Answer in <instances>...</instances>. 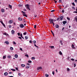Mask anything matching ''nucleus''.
Wrapping results in <instances>:
<instances>
[{
  "label": "nucleus",
  "instance_id": "nucleus-1",
  "mask_svg": "<svg viewBox=\"0 0 77 77\" xmlns=\"http://www.w3.org/2000/svg\"><path fill=\"white\" fill-rule=\"evenodd\" d=\"M49 21L50 22V24L53 23L54 21V20L53 19H49Z\"/></svg>",
  "mask_w": 77,
  "mask_h": 77
},
{
  "label": "nucleus",
  "instance_id": "nucleus-2",
  "mask_svg": "<svg viewBox=\"0 0 77 77\" xmlns=\"http://www.w3.org/2000/svg\"><path fill=\"white\" fill-rule=\"evenodd\" d=\"M22 13H23V16L26 17H27V16L26 14V13H25V12H24L23 11H22Z\"/></svg>",
  "mask_w": 77,
  "mask_h": 77
},
{
  "label": "nucleus",
  "instance_id": "nucleus-3",
  "mask_svg": "<svg viewBox=\"0 0 77 77\" xmlns=\"http://www.w3.org/2000/svg\"><path fill=\"white\" fill-rule=\"evenodd\" d=\"M25 7H26L27 9H29V10H30V8H29V5L28 4L26 5H25Z\"/></svg>",
  "mask_w": 77,
  "mask_h": 77
},
{
  "label": "nucleus",
  "instance_id": "nucleus-4",
  "mask_svg": "<svg viewBox=\"0 0 77 77\" xmlns=\"http://www.w3.org/2000/svg\"><path fill=\"white\" fill-rule=\"evenodd\" d=\"M55 27L57 29H58V28H59V25L58 24H55Z\"/></svg>",
  "mask_w": 77,
  "mask_h": 77
},
{
  "label": "nucleus",
  "instance_id": "nucleus-5",
  "mask_svg": "<svg viewBox=\"0 0 77 77\" xmlns=\"http://www.w3.org/2000/svg\"><path fill=\"white\" fill-rule=\"evenodd\" d=\"M19 26L21 28H23V27H24V25L23 24H21Z\"/></svg>",
  "mask_w": 77,
  "mask_h": 77
},
{
  "label": "nucleus",
  "instance_id": "nucleus-6",
  "mask_svg": "<svg viewBox=\"0 0 77 77\" xmlns=\"http://www.w3.org/2000/svg\"><path fill=\"white\" fill-rule=\"evenodd\" d=\"M8 23L9 24H11V23H13V21L12 20H10L9 21Z\"/></svg>",
  "mask_w": 77,
  "mask_h": 77
},
{
  "label": "nucleus",
  "instance_id": "nucleus-7",
  "mask_svg": "<svg viewBox=\"0 0 77 77\" xmlns=\"http://www.w3.org/2000/svg\"><path fill=\"white\" fill-rule=\"evenodd\" d=\"M72 47L73 49H74L75 48L74 47V45L73 44L72 45Z\"/></svg>",
  "mask_w": 77,
  "mask_h": 77
},
{
  "label": "nucleus",
  "instance_id": "nucleus-8",
  "mask_svg": "<svg viewBox=\"0 0 77 77\" xmlns=\"http://www.w3.org/2000/svg\"><path fill=\"white\" fill-rule=\"evenodd\" d=\"M42 69V67H38L37 69V70H38L39 69Z\"/></svg>",
  "mask_w": 77,
  "mask_h": 77
},
{
  "label": "nucleus",
  "instance_id": "nucleus-9",
  "mask_svg": "<svg viewBox=\"0 0 77 77\" xmlns=\"http://www.w3.org/2000/svg\"><path fill=\"white\" fill-rule=\"evenodd\" d=\"M11 33L12 34H13V35L14 34V33H15V31L14 30H12L11 31Z\"/></svg>",
  "mask_w": 77,
  "mask_h": 77
},
{
  "label": "nucleus",
  "instance_id": "nucleus-10",
  "mask_svg": "<svg viewBox=\"0 0 77 77\" xmlns=\"http://www.w3.org/2000/svg\"><path fill=\"white\" fill-rule=\"evenodd\" d=\"M63 16H61L60 17V21H62V20H63Z\"/></svg>",
  "mask_w": 77,
  "mask_h": 77
},
{
  "label": "nucleus",
  "instance_id": "nucleus-11",
  "mask_svg": "<svg viewBox=\"0 0 77 77\" xmlns=\"http://www.w3.org/2000/svg\"><path fill=\"white\" fill-rule=\"evenodd\" d=\"M18 55L17 54H15L14 55V57L15 58H17L18 57Z\"/></svg>",
  "mask_w": 77,
  "mask_h": 77
},
{
  "label": "nucleus",
  "instance_id": "nucleus-12",
  "mask_svg": "<svg viewBox=\"0 0 77 77\" xmlns=\"http://www.w3.org/2000/svg\"><path fill=\"white\" fill-rule=\"evenodd\" d=\"M18 20L19 21H22L23 20V19L22 18H21V17H19L18 18Z\"/></svg>",
  "mask_w": 77,
  "mask_h": 77
},
{
  "label": "nucleus",
  "instance_id": "nucleus-13",
  "mask_svg": "<svg viewBox=\"0 0 77 77\" xmlns=\"http://www.w3.org/2000/svg\"><path fill=\"white\" fill-rule=\"evenodd\" d=\"M4 75H8V72H5V73H4Z\"/></svg>",
  "mask_w": 77,
  "mask_h": 77
},
{
  "label": "nucleus",
  "instance_id": "nucleus-14",
  "mask_svg": "<svg viewBox=\"0 0 77 77\" xmlns=\"http://www.w3.org/2000/svg\"><path fill=\"white\" fill-rule=\"evenodd\" d=\"M5 44H7V45H8V44H9V43L7 41L5 42Z\"/></svg>",
  "mask_w": 77,
  "mask_h": 77
},
{
  "label": "nucleus",
  "instance_id": "nucleus-15",
  "mask_svg": "<svg viewBox=\"0 0 77 77\" xmlns=\"http://www.w3.org/2000/svg\"><path fill=\"white\" fill-rule=\"evenodd\" d=\"M21 66L22 67H25V65L24 64H22L21 65Z\"/></svg>",
  "mask_w": 77,
  "mask_h": 77
},
{
  "label": "nucleus",
  "instance_id": "nucleus-16",
  "mask_svg": "<svg viewBox=\"0 0 77 77\" xmlns=\"http://www.w3.org/2000/svg\"><path fill=\"white\" fill-rule=\"evenodd\" d=\"M63 24H66V23H67V22L66 21H64L63 22Z\"/></svg>",
  "mask_w": 77,
  "mask_h": 77
},
{
  "label": "nucleus",
  "instance_id": "nucleus-17",
  "mask_svg": "<svg viewBox=\"0 0 77 77\" xmlns=\"http://www.w3.org/2000/svg\"><path fill=\"white\" fill-rule=\"evenodd\" d=\"M20 36H21V38H23V39H24V37H23V35L22 34V33H21L20 35Z\"/></svg>",
  "mask_w": 77,
  "mask_h": 77
},
{
  "label": "nucleus",
  "instance_id": "nucleus-18",
  "mask_svg": "<svg viewBox=\"0 0 77 77\" xmlns=\"http://www.w3.org/2000/svg\"><path fill=\"white\" fill-rule=\"evenodd\" d=\"M8 6L9 8H11V9H12V5H10V4H9L8 5Z\"/></svg>",
  "mask_w": 77,
  "mask_h": 77
},
{
  "label": "nucleus",
  "instance_id": "nucleus-19",
  "mask_svg": "<svg viewBox=\"0 0 77 77\" xmlns=\"http://www.w3.org/2000/svg\"><path fill=\"white\" fill-rule=\"evenodd\" d=\"M1 12H5V10L3 9H1Z\"/></svg>",
  "mask_w": 77,
  "mask_h": 77
},
{
  "label": "nucleus",
  "instance_id": "nucleus-20",
  "mask_svg": "<svg viewBox=\"0 0 77 77\" xmlns=\"http://www.w3.org/2000/svg\"><path fill=\"white\" fill-rule=\"evenodd\" d=\"M59 54H60V55H62V53L61 51H60L59 52Z\"/></svg>",
  "mask_w": 77,
  "mask_h": 77
},
{
  "label": "nucleus",
  "instance_id": "nucleus-21",
  "mask_svg": "<svg viewBox=\"0 0 77 77\" xmlns=\"http://www.w3.org/2000/svg\"><path fill=\"white\" fill-rule=\"evenodd\" d=\"M60 42L61 44V45H63V43H62V41H60Z\"/></svg>",
  "mask_w": 77,
  "mask_h": 77
},
{
  "label": "nucleus",
  "instance_id": "nucleus-22",
  "mask_svg": "<svg viewBox=\"0 0 77 77\" xmlns=\"http://www.w3.org/2000/svg\"><path fill=\"white\" fill-rule=\"evenodd\" d=\"M74 19L76 21V23H77V17H75L74 18Z\"/></svg>",
  "mask_w": 77,
  "mask_h": 77
},
{
  "label": "nucleus",
  "instance_id": "nucleus-23",
  "mask_svg": "<svg viewBox=\"0 0 77 77\" xmlns=\"http://www.w3.org/2000/svg\"><path fill=\"white\" fill-rule=\"evenodd\" d=\"M76 11H75L73 12V13H76V14H77V8L76 9Z\"/></svg>",
  "mask_w": 77,
  "mask_h": 77
},
{
  "label": "nucleus",
  "instance_id": "nucleus-24",
  "mask_svg": "<svg viewBox=\"0 0 77 77\" xmlns=\"http://www.w3.org/2000/svg\"><path fill=\"white\" fill-rule=\"evenodd\" d=\"M11 69V71H15V69Z\"/></svg>",
  "mask_w": 77,
  "mask_h": 77
},
{
  "label": "nucleus",
  "instance_id": "nucleus-25",
  "mask_svg": "<svg viewBox=\"0 0 77 77\" xmlns=\"http://www.w3.org/2000/svg\"><path fill=\"white\" fill-rule=\"evenodd\" d=\"M10 49L11 50H14V48H13V47H11Z\"/></svg>",
  "mask_w": 77,
  "mask_h": 77
},
{
  "label": "nucleus",
  "instance_id": "nucleus-26",
  "mask_svg": "<svg viewBox=\"0 0 77 77\" xmlns=\"http://www.w3.org/2000/svg\"><path fill=\"white\" fill-rule=\"evenodd\" d=\"M49 47H50L52 49L53 48H54V46H49Z\"/></svg>",
  "mask_w": 77,
  "mask_h": 77
},
{
  "label": "nucleus",
  "instance_id": "nucleus-27",
  "mask_svg": "<svg viewBox=\"0 0 77 77\" xmlns=\"http://www.w3.org/2000/svg\"><path fill=\"white\" fill-rule=\"evenodd\" d=\"M45 76L46 77H48V76H49V75H47V74H45Z\"/></svg>",
  "mask_w": 77,
  "mask_h": 77
},
{
  "label": "nucleus",
  "instance_id": "nucleus-28",
  "mask_svg": "<svg viewBox=\"0 0 77 77\" xmlns=\"http://www.w3.org/2000/svg\"><path fill=\"white\" fill-rule=\"evenodd\" d=\"M31 59L32 60H34V59H35V57H32Z\"/></svg>",
  "mask_w": 77,
  "mask_h": 77
},
{
  "label": "nucleus",
  "instance_id": "nucleus-29",
  "mask_svg": "<svg viewBox=\"0 0 77 77\" xmlns=\"http://www.w3.org/2000/svg\"><path fill=\"white\" fill-rule=\"evenodd\" d=\"M25 38L26 39H27L28 38V37L27 36H25Z\"/></svg>",
  "mask_w": 77,
  "mask_h": 77
},
{
  "label": "nucleus",
  "instance_id": "nucleus-30",
  "mask_svg": "<svg viewBox=\"0 0 77 77\" xmlns=\"http://www.w3.org/2000/svg\"><path fill=\"white\" fill-rule=\"evenodd\" d=\"M72 8L73 10H75V8L74 7H72Z\"/></svg>",
  "mask_w": 77,
  "mask_h": 77
},
{
  "label": "nucleus",
  "instance_id": "nucleus-31",
  "mask_svg": "<svg viewBox=\"0 0 77 77\" xmlns=\"http://www.w3.org/2000/svg\"><path fill=\"white\" fill-rule=\"evenodd\" d=\"M33 42L34 43V44H36V41H33Z\"/></svg>",
  "mask_w": 77,
  "mask_h": 77
},
{
  "label": "nucleus",
  "instance_id": "nucleus-32",
  "mask_svg": "<svg viewBox=\"0 0 77 77\" xmlns=\"http://www.w3.org/2000/svg\"><path fill=\"white\" fill-rule=\"evenodd\" d=\"M2 24L4 27H6V26H5V24H4V23H2Z\"/></svg>",
  "mask_w": 77,
  "mask_h": 77
},
{
  "label": "nucleus",
  "instance_id": "nucleus-33",
  "mask_svg": "<svg viewBox=\"0 0 77 77\" xmlns=\"http://www.w3.org/2000/svg\"><path fill=\"white\" fill-rule=\"evenodd\" d=\"M27 32H24V33H23V34L24 35H26V34H27Z\"/></svg>",
  "mask_w": 77,
  "mask_h": 77
},
{
  "label": "nucleus",
  "instance_id": "nucleus-34",
  "mask_svg": "<svg viewBox=\"0 0 77 77\" xmlns=\"http://www.w3.org/2000/svg\"><path fill=\"white\" fill-rule=\"evenodd\" d=\"M29 68H30V67H29V66H26V69H29Z\"/></svg>",
  "mask_w": 77,
  "mask_h": 77
},
{
  "label": "nucleus",
  "instance_id": "nucleus-35",
  "mask_svg": "<svg viewBox=\"0 0 77 77\" xmlns=\"http://www.w3.org/2000/svg\"><path fill=\"white\" fill-rule=\"evenodd\" d=\"M6 57L5 56H4L3 57V59H5V58H6Z\"/></svg>",
  "mask_w": 77,
  "mask_h": 77
},
{
  "label": "nucleus",
  "instance_id": "nucleus-36",
  "mask_svg": "<svg viewBox=\"0 0 77 77\" xmlns=\"http://www.w3.org/2000/svg\"><path fill=\"white\" fill-rule=\"evenodd\" d=\"M25 56H26V57H29V55H28V54H26V55H25Z\"/></svg>",
  "mask_w": 77,
  "mask_h": 77
},
{
  "label": "nucleus",
  "instance_id": "nucleus-37",
  "mask_svg": "<svg viewBox=\"0 0 77 77\" xmlns=\"http://www.w3.org/2000/svg\"><path fill=\"white\" fill-rule=\"evenodd\" d=\"M51 32L52 33V34L54 36V33H53V32L52 31H51Z\"/></svg>",
  "mask_w": 77,
  "mask_h": 77
},
{
  "label": "nucleus",
  "instance_id": "nucleus-38",
  "mask_svg": "<svg viewBox=\"0 0 77 77\" xmlns=\"http://www.w3.org/2000/svg\"><path fill=\"white\" fill-rule=\"evenodd\" d=\"M28 62H29V63H32V61L31 60H28Z\"/></svg>",
  "mask_w": 77,
  "mask_h": 77
},
{
  "label": "nucleus",
  "instance_id": "nucleus-39",
  "mask_svg": "<svg viewBox=\"0 0 77 77\" xmlns=\"http://www.w3.org/2000/svg\"><path fill=\"white\" fill-rule=\"evenodd\" d=\"M34 29H36V25H34Z\"/></svg>",
  "mask_w": 77,
  "mask_h": 77
},
{
  "label": "nucleus",
  "instance_id": "nucleus-40",
  "mask_svg": "<svg viewBox=\"0 0 77 77\" xmlns=\"http://www.w3.org/2000/svg\"><path fill=\"white\" fill-rule=\"evenodd\" d=\"M67 19L68 20H70V18H69L68 17H67Z\"/></svg>",
  "mask_w": 77,
  "mask_h": 77
},
{
  "label": "nucleus",
  "instance_id": "nucleus-41",
  "mask_svg": "<svg viewBox=\"0 0 77 77\" xmlns=\"http://www.w3.org/2000/svg\"><path fill=\"white\" fill-rule=\"evenodd\" d=\"M59 3H61L62 2V0H59Z\"/></svg>",
  "mask_w": 77,
  "mask_h": 77
},
{
  "label": "nucleus",
  "instance_id": "nucleus-42",
  "mask_svg": "<svg viewBox=\"0 0 77 77\" xmlns=\"http://www.w3.org/2000/svg\"><path fill=\"white\" fill-rule=\"evenodd\" d=\"M72 5H73V6H75V4H74V2L72 3Z\"/></svg>",
  "mask_w": 77,
  "mask_h": 77
},
{
  "label": "nucleus",
  "instance_id": "nucleus-43",
  "mask_svg": "<svg viewBox=\"0 0 77 77\" xmlns=\"http://www.w3.org/2000/svg\"><path fill=\"white\" fill-rule=\"evenodd\" d=\"M14 44L15 45H16V42H15L13 41V42Z\"/></svg>",
  "mask_w": 77,
  "mask_h": 77
},
{
  "label": "nucleus",
  "instance_id": "nucleus-44",
  "mask_svg": "<svg viewBox=\"0 0 77 77\" xmlns=\"http://www.w3.org/2000/svg\"><path fill=\"white\" fill-rule=\"evenodd\" d=\"M75 66H76V64H75V63L74 64V67H75Z\"/></svg>",
  "mask_w": 77,
  "mask_h": 77
},
{
  "label": "nucleus",
  "instance_id": "nucleus-45",
  "mask_svg": "<svg viewBox=\"0 0 77 77\" xmlns=\"http://www.w3.org/2000/svg\"><path fill=\"white\" fill-rule=\"evenodd\" d=\"M3 35H6V32L3 33Z\"/></svg>",
  "mask_w": 77,
  "mask_h": 77
},
{
  "label": "nucleus",
  "instance_id": "nucleus-46",
  "mask_svg": "<svg viewBox=\"0 0 77 77\" xmlns=\"http://www.w3.org/2000/svg\"><path fill=\"white\" fill-rule=\"evenodd\" d=\"M18 36H20V32L17 33Z\"/></svg>",
  "mask_w": 77,
  "mask_h": 77
},
{
  "label": "nucleus",
  "instance_id": "nucleus-47",
  "mask_svg": "<svg viewBox=\"0 0 77 77\" xmlns=\"http://www.w3.org/2000/svg\"><path fill=\"white\" fill-rule=\"evenodd\" d=\"M29 43H32V40H30L29 41Z\"/></svg>",
  "mask_w": 77,
  "mask_h": 77
},
{
  "label": "nucleus",
  "instance_id": "nucleus-48",
  "mask_svg": "<svg viewBox=\"0 0 77 77\" xmlns=\"http://www.w3.org/2000/svg\"><path fill=\"white\" fill-rule=\"evenodd\" d=\"M71 60H72V61H74V59L73 58L71 59Z\"/></svg>",
  "mask_w": 77,
  "mask_h": 77
},
{
  "label": "nucleus",
  "instance_id": "nucleus-49",
  "mask_svg": "<svg viewBox=\"0 0 77 77\" xmlns=\"http://www.w3.org/2000/svg\"><path fill=\"white\" fill-rule=\"evenodd\" d=\"M18 75H20V76L21 75V74L20 73H19Z\"/></svg>",
  "mask_w": 77,
  "mask_h": 77
},
{
  "label": "nucleus",
  "instance_id": "nucleus-50",
  "mask_svg": "<svg viewBox=\"0 0 77 77\" xmlns=\"http://www.w3.org/2000/svg\"><path fill=\"white\" fill-rule=\"evenodd\" d=\"M65 11H64V10H62V12H63V13H64V12Z\"/></svg>",
  "mask_w": 77,
  "mask_h": 77
},
{
  "label": "nucleus",
  "instance_id": "nucleus-51",
  "mask_svg": "<svg viewBox=\"0 0 77 77\" xmlns=\"http://www.w3.org/2000/svg\"><path fill=\"white\" fill-rule=\"evenodd\" d=\"M18 38H19V39H22V38H21V37H18Z\"/></svg>",
  "mask_w": 77,
  "mask_h": 77
},
{
  "label": "nucleus",
  "instance_id": "nucleus-52",
  "mask_svg": "<svg viewBox=\"0 0 77 77\" xmlns=\"http://www.w3.org/2000/svg\"><path fill=\"white\" fill-rule=\"evenodd\" d=\"M11 56H9L8 57V58H11Z\"/></svg>",
  "mask_w": 77,
  "mask_h": 77
},
{
  "label": "nucleus",
  "instance_id": "nucleus-53",
  "mask_svg": "<svg viewBox=\"0 0 77 77\" xmlns=\"http://www.w3.org/2000/svg\"><path fill=\"white\" fill-rule=\"evenodd\" d=\"M67 71H69V68H67Z\"/></svg>",
  "mask_w": 77,
  "mask_h": 77
},
{
  "label": "nucleus",
  "instance_id": "nucleus-54",
  "mask_svg": "<svg viewBox=\"0 0 77 77\" xmlns=\"http://www.w3.org/2000/svg\"><path fill=\"white\" fill-rule=\"evenodd\" d=\"M34 16L35 17H37V15L36 14H35L34 15Z\"/></svg>",
  "mask_w": 77,
  "mask_h": 77
},
{
  "label": "nucleus",
  "instance_id": "nucleus-55",
  "mask_svg": "<svg viewBox=\"0 0 77 77\" xmlns=\"http://www.w3.org/2000/svg\"><path fill=\"white\" fill-rule=\"evenodd\" d=\"M59 19H60L59 18H57V21H58V20H59Z\"/></svg>",
  "mask_w": 77,
  "mask_h": 77
},
{
  "label": "nucleus",
  "instance_id": "nucleus-56",
  "mask_svg": "<svg viewBox=\"0 0 77 77\" xmlns=\"http://www.w3.org/2000/svg\"><path fill=\"white\" fill-rule=\"evenodd\" d=\"M64 29H65V27L63 28L62 29V30H64Z\"/></svg>",
  "mask_w": 77,
  "mask_h": 77
},
{
  "label": "nucleus",
  "instance_id": "nucleus-57",
  "mask_svg": "<svg viewBox=\"0 0 77 77\" xmlns=\"http://www.w3.org/2000/svg\"><path fill=\"white\" fill-rule=\"evenodd\" d=\"M9 28H11V25H9Z\"/></svg>",
  "mask_w": 77,
  "mask_h": 77
},
{
  "label": "nucleus",
  "instance_id": "nucleus-58",
  "mask_svg": "<svg viewBox=\"0 0 77 77\" xmlns=\"http://www.w3.org/2000/svg\"><path fill=\"white\" fill-rule=\"evenodd\" d=\"M52 74H53V75H54V72H53L52 73Z\"/></svg>",
  "mask_w": 77,
  "mask_h": 77
},
{
  "label": "nucleus",
  "instance_id": "nucleus-59",
  "mask_svg": "<svg viewBox=\"0 0 77 77\" xmlns=\"http://www.w3.org/2000/svg\"><path fill=\"white\" fill-rule=\"evenodd\" d=\"M51 12H54V10H52L51 11Z\"/></svg>",
  "mask_w": 77,
  "mask_h": 77
},
{
  "label": "nucleus",
  "instance_id": "nucleus-60",
  "mask_svg": "<svg viewBox=\"0 0 77 77\" xmlns=\"http://www.w3.org/2000/svg\"><path fill=\"white\" fill-rule=\"evenodd\" d=\"M12 72H9V74H12Z\"/></svg>",
  "mask_w": 77,
  "mask_h": 77
},
{
  "label": "nucleus",
  "instance_id": "nucleus-61",
  "mask_svg": "<svg viewBox=\"0 0 77 77\" xmlns=\"http://www.w3.org/2000/svg\"><path fill=\"white\" fill-rule=\"evenodd\" d=\"M23 11H26V9H23Z\"/></svg>",
  "mask_w": 77,
  "mask_h": 77
},
{
  "label": "nucleus",
  "instance_id": "nucleus-62",
  "mask_svg": "<svg viewBox=\"0 0 77 77\" xmlns=\"http://www.w3.org/2000/svg\"><path fill=\"white\" fill-rule=\"evenodd\" d=\"M20 50H21V51H22L23 50V49L21 48H20Z\"/></svg>",
  "mask_w": 77,
  "mask_h": 77
},
{
  "label": "nucleus",
  "instance_id": "nucleus-63",
  "mask_svg": "<svg viewBox=\"0 0 77 77\" xmlns=\"http://www.w3.org/2000/svg\"><path fill=\"white\" fill-rule=\"evenodd\" d=\"M15 69H16V70H18V68L16 67Z\"/></svg>",
  "mask_w": 77,
  "mask_h": 77
},
{
  "label": "nucleus",
  "instance_id": "nucleus-64",
  "mask_svg": "<svg viewBox=\"0 0 77 77\" xmlns=\"http://www.w3.org/2000/svg\"><path fill=\"white\" fill-rule=\"evenodd\" d=\"M75 2H77V0H75Z\"/></svg>",
  "mask_w": 77,
  "mask_h": 77
}]
</instances>
